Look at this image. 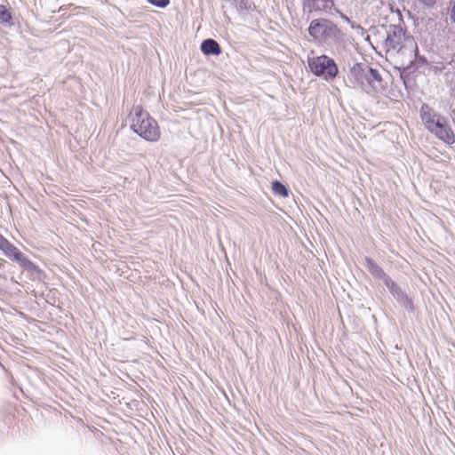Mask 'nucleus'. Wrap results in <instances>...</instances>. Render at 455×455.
I'll return each mask as SVG.
<instances>
[{
    "label": "nucleus",
    "mask_w": 455,
    "mask_h": 455,
    "mask_svg": "<svg viewBox=\"0 0 455 455\" xmlns=\"http://www.w3.org/2000/svg\"><path fill=\"white\" fill-rule=\"evenodd\" d=\"M360 71L359 78L362 84L366 82L372 88L376 87V84H380L382 79L378 70L368 68L367 69L360 68Z\"/></svg>",
    "instance_id": "7"
},
{
    "label": "nucleus",
    "mask_w": 455,
    "mask_h": 455,
    "mask_svg": "<svg viewBox=\"0 0 455 455\" xmlns=\"http://www.w3.org/2000/svg\"><path fill=\"white\" fill-rule=\"evenodd\" d=\"M130 127L147 141L156 142L161 138L158 123L141 106H135L132 108Z\"/></svg>",
    "instance_id": "2"
},
{
    "label": "nucleus",
    "mask_w": 455,
    "mask_h": 455,
    "mask_svg": "<svg viewBox=\"0 0 455 455\" xmlns=\"http://www.w3.org/2000/svg\"><path fill=\"white\" fill-rule=\"evenodd\" d=\"M12 13L5 5H0V23H9L12 20Z\"/></svg>",
    "instance_id": "11"
},
{
    "label": "nucleus",
    "mask_w": 455,
    "mask_h": 455,
    "mask_svg": "<svg viewBox=\"0 0 455 455\" xmlns=\"http://www.w3.org/2000/svg\"><path fill=\"white\" fill-rule=\"evenodd\" d=\"M365 262L367 269L372 275L379 278H385L387 276L384 270L379 265H377L372 259L366 258Z\"/></svg>",
    "instance_id": "9"
},
{
    "label": "nucleus",
    "mask_w": 455,
    "mask_h": 455,
    "mask_svg": "<svg viewBox=\"0 0 455 455\" xmlns=\"http://www.w3.org/2000/svg\"><path fill=\"white\" fill-rule=\"evenodd\" d=\"M405 39L406 36L403 29L395 28L391 33H388L385 41L387 52H399L403 47Z\"/></svg>",
    "instance_id": "5"
},
{
    "label": "nucleus",
    "mask_w": 455,
    "mask_h": 455,
    "mask_svg": "<svg viewBox=\"0 0 455 455\" xmlns=\"http://www.w3.org/2000/svg\"><path fill=\"white\" fill-rule=\"evenodd\" d=\"M451 18L455 22V2L451 9Z\"/></svg>",
    "instance_id": "15"
},
{
    "label": "nucleus",
    "mask_w": 455,
    "mask_h": 455,
    "mask_svg": "<svg viewBox=\"0 0 455 455\" xmlns=\"http://www.w3.org/2000/svg\"><path fill=\"white\" fill-rule=\"evenodd\" d=\"M0 250L6 257L20 263L22 267H27L30 264L29 259H28L24 254L8 240Z\"/></svg>",
    "instance_id": "6"
},
{
    "label": "nucleus",
    "mask_w": 455,
    "mask_h": 455,
    "mask_svg": "<svg viewBox=\"0 0 455 455\" xmlns=\"http://www.w3.org/2000/svg\"><path fill=\"white\" fill-rule=\"evenodd\" d=\"M308 67L317 76L325 80H332L338 75V67L335 61L326 55L308 59Z\"/></svg>",
    "instance_id": "4"
},
{
    "label": "nucleus",
    "mask_w": 455,
    "mask_h": 455,
    "mask_svg": "<svg viewBox=\"0 0 455 455\" xmlns=\"http://www.w3.org/2000/svg\"><path fill=\"white\" fill-rule=\"evenodd\" d=\"M420 2L424 3L427 5H433L435 3V0H419Z\"/></svg>",
    "instance_id": "13"
},
{
    "label": "nucleus",
    "mask_w": 455,
    "mask_h": 455,
    "mask_svg": "<svg viewBox=\"0 0 455 455\" xmlns=\"http://www.w3.org/2000/svg\"><path fill=\"white\" fill-rule=\"evenodd\" d=\"M419 116L426 129L448 145L455 142V134L448 120L436 113L429 105L422 104Z\"/></svg>",
    "instance_id": "1"
},
{
    "label": "nucleus",
    "mask_w": 455,
    "mask_h": 455,
    "mask_svg": "<svg viewBox=\"0 0 455 455\" xmlns=\"http://www.w3.org/2000/svg\"><path fill=\"white\" fill-rule=\"evenodd\" d=\"M308 33L314 38L323 44H339L343 41L344 34L331 20L326 19H315L310 22Z\"/></svg>",
    "instance_id": "3"
},
{
    "label": "nucleus",
    "mask_w": 455,
    "mask_h": 455,
    "mask_svg": "<svg viewBox=\"0 0 455 455\" xmlns=\"http://www.w3.org/2000/svg\"><path fill=\"white\" fill-rule=\"evenodd\" d=\"M148 2L155 6L164 8L169 4L170 0H148Z\"/></svg>",
    "instance_id": "12"
},
{
    "label": "nucleus",
    "mask_w": 455,
    "mask_h": 455,
    "mask_svg": "<svg viewBox=\"0 0 455 455\" xmlns=\"http://www.w3.org/2000/svg\"><path fill=\"white\" fill-rule=\"evenodd\" d=\"M7 239L2 234H0V249L3 247Z\"/></svg>",
    "instance_id": "14"
},
{
    "label": "nucleus",
    "mask_w": 455,
    "mask_h": 455,
    "mask_svg": "<svg viewBox=\"0 0 455 455\" xmlns=\"http://www.w3.org/2000/svg\"><path fill=\"white\" fill-rule=\"evenodd\" d=\"M272 190L275 195H279L284 198L289 196L287 188L278 180L272 182Z\"/></svg>",
    "instance_id": "10"
},
{
    "label": "nucleus",
    "mask_w": 455,
    "mask_h": 455,
    "mask_svg": "<svg viewBox=\"0 0 455 455\" xmlns=\"http://www.w3.org/2000/svg\"><path fill=\"white\" fill-rule=\"evenodd\" d=\"M201 51L205 55H220L221 53V48L220 44L213 39H205L203 41L201 44Z\"/></svg>",
    "instance_id": "8"
}]
</instances>
